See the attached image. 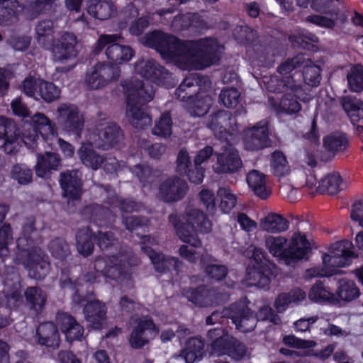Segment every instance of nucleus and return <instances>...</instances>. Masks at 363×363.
Here are the masks:
<instances>
[{
    "label": "nucleus",
    "instance_id": "1",
    "mask_svg": "<svg viewBox=\"0 0 363 363\" xmlns=\"http://www.w3.org/2000/svg\"><path fill=\"white\" fill-rule=\"evenodd\" d=\"M142 43L155 50L164 59L175 60L184 70H203L218 65L221 59V46L213 37L182 40L160 30L146 33Z\"/></svg>",
    "mask_w": 363,
    "mask_h": 363
},
{
    "label": "nucleus",
    "instance_id": "2",
    "mask_svg": "<svg viewBox=\"0 0 363 363\" xmlns=\"http://www.w3.org/2000/svg\"><path fill=\"white\" fill-rule=\"evenodd\" d=\"M11 107L13 114L25 120L23 131L11 119L0 117V149L7 155H15L19 151L21 143L34 150L37 147L39 135L44 142L53 138L56 133L55 124L43 113H37L30 116L28 107L21 98L12 101Z\"/></svg>",
    "mask_w": 363,
    "mask_h": 363
},
{
    "label": "nucleus",
    "instance_id": "3",
    "mask_svg": "<svg viewBox=\"0 0 363 363\" xmlns=\"http://www.w3.org/2000/svg\"><path fill=\"white\" fill-rule=\"evenodd\" d=\"M291 222L298 228L303 222V216L291 215ZM286 242L287 239L281 236L269 238L267 245L269 252L289 266L309 259L312 247L305 233L301 232L298 228L291 235L288 247H284Z\"/></svg>",
    "mask_w": 363,
    "mask_h": 363
},
{
    "label": "nucleus",
    "instance_id": "4",
    "mask_svg": "<svg viewBox=\"0 0 363 363\" xmlns=\"http://www.w3.org/2000/svg\"><path fill=\"white\" fill-rule=\"evenodd\" d=\"M122 86L126 96V114L131 125L135 128L145 129L151 125L152 118L143 107L154 98L152 86L142 80L131 79L124 81Z\"/></svg>",
    "mask_w": 363,
    "mask_h": 363
},
{
    "label": "nucleus",
    "instance_id": "5",
    "mask_svg": "<svg viewBox=\"0 0 363 363\" xmlns=\"http://www.w3.org/2000/svg\"><path fill=\"white\" fill-rule=\"evenodd\" d=\"M277 315L269 306H263L257 313L252 311L247 303L240 300L232 303L228 308V318L235 324L236 329L246 333L252 331L258 320H267L276 323Z\"/></svg>",
    "mask_w": 363,
    "mask_h": 363
},
{
    "label": "nucleus",
    "instance_id": "6",
    "mask_svg": "<svg viewBox=\"0 0 363 363\" xmlns=\"http://www.w3.org/2000/svg\"><path fill=\"white\" fill-rule=\"evenodd\" d=\"M277 265L267 257L266 253L255 247L246 268L247 285L269 290L272 279L277 275Z\"/></svg>",
    "mask_w": 363,
    "mask_h": 363
},
{
    "label": "nucleus",
    "instance_id": "7",
    "mask_svg": "<svg viewBox=\"0 0 363 363\" xmlns=\"http://www.w3.org/2000/svg\"><path fill=\"white\" fill-rule=\"evenodd\" d=\"M16 259L22 263L29 277L35 280L44 279L50 269L48 256L38 247L21 251Z\"/></svg>",
    "mask_w": 363,
    "mask_h": 363
},
{
    "label": "nucleus",
    "instance_id": "8",
    "mask_svg": "<svg viewBox=\"0 0 363 363\" xmlns=\"http://www.w3.org/2000/svg\"><path fill=\"white\" fill-rule=\"evenodd\" d=\"M141 250L150 259L155 272L166 275L170 281L178 280L182 267V262L178 258L157 252L147 245H143Z\"/></svg>",
    "mask_w": 363,
    "mask_h": 363
},
{
    "label": "nucleus",
    "instance_id": "9",
    "mask_svg": "<svg viewBox=\"0 0 363 363\" xmlns=\"http://www.w3.org/2000/svg\"><path fill=\"white\" fill-rule=\"evenodd\" d=\"M135 69L142 77L158 86L168 89L175 86L172 73L153 60L136 63Z\"/></svg>",
    "mask_w": 363,
    "mask_h": 363
},
{
    "label": "nucleus",
    "instance_id": "10",
    "mask_svg": "<svg viewBox=\"0 0 363 363\" xmlns=\"http://www.w3.org/2000/svg\"><path fill=\"white\" fill-rule=\"evenodd\" d=\"M242 139L245 150L258 151L270 147L269 123L262 120L242 131Z\"/></svg>",
    "mask_w": 363,
    "mask_h": 363
},
{
    "label": "nucleus",
    "instance_id": "11",
    "mask_svg": "<svg viewBox=\"0 0 363 363\" xmlns=\"http://www.w3.org/2000/svg\"><path fill=\"white\" fill-rule=\"evenodd\" d=\"M58 121L69 134L80 138L84 127V118L78 107L70 104H62L57 108Z\"/></svg>",
    "mask_w": 363,
    "mask_h": 363
},
{
    "label": "nucleus",
    "instance_id": "12",
    "mask_svg": "<svg viewBox=\"0 0 363 363\" xmlns=\"http://www.w3.org/2000/svg\"><path fill=\"white\" fill-rule=\"evenodd\" d=\"M211 84L208 77L199 73H191L186 77L175 90V96L183 104L200 94L201 86Z\"/></svg>",
    "mask_w": 363,
    "mask_h": 363
},
{
    "label": "nucleus",
    "instance_id": "13",
    "mask_svg": "<svg viewBox=\"0 0 363 363\" xmlns=\"http://www.w3.org/2000/svg\"><path fill=\"white\" fill-rule=\"evenodd\" d=\"M351 242L342 240L334 243L330 249V254H323V263L326 267H344L352 263L354 257V252L350 250Z\"/></svg>",
    "mask_w": 363,
    "mask_h": 363
},
{
    "label": "nucleus",
    "instance_id": "14",
    "mask_svg": "<svg viewBox=\"0 0 363 363\" xmlns=\"http://www.w3.org/2000/svg\"><path fill=\"white\" fill-rule=\"evenodd\" d=\"M189 189L187 182L177 177H169L159 186V196L165 203H171L183 199Z\"/></svg>",
    "mask_w": 363,
    "mask_h": 363
},
{
    "label": "nucleus",
    "instance_id": "15",
    "mask_svg": "<svg viewBox=\"0 0 363 363\" xmlns=\"http://www.w3.org/2000/svg\"><path fill=\"white\" fill-rule=\"evenodd\" d=\"M55 323L58 329L65 335L69 342L81 341L84 336V327L70 313L65 311H57Z\"/></svg>",
    "mask_w": 363,
    "mask_h": 363
},
{
    "label": "nucleus",
    "instance_id": "16",
    "mask_svg": "<svg viewBox=\"0 0 363 363\" xmlns=\"http://www.w3.org/2000/svg\"><path fill=\"white\" fill-rule=\"evenodd\" d=\"M236 118L233 114L225 110H218L210 116L208 127L220 139L227 138L230 131L235 130Z\"/></svg>",
    "mask_w": 363,
    "mask_h": 363
},
{
    "label": "nucleus",
    "instance_id": "17",
    "mask_svg": "<svg viewBox=\"0 0 363 363\" xmlns=\"http://www.w3.org/2000/svg\"><path fill=\"white\" fill-rule=\"evenodd\" d=\"M60 285L62 289H69L73 291L72 300L74 305L83 306L94 295V287L91 284H86L79 279L72 280L69 277L60 279Z\"/></svg>",
    "mask_w": 363,
    "mask_h": 363
},
{
    "label": "nucleus",
    "instance_id": "18",
    "mask_svg": "<svg viewBox=\"0 0 363 363\" xmlns=\"http://www.w3.org/2000/svg\"><path fill=\"white\" fill-rule=\"evenodd\" d=\"M9 270L3 281V292L7 303L13 301L14 308L23 302L21 278L16 269L12 267Z\"/></svg>",
    "mask_w": 363,
    "mask_h": 363
},
{
    "label": "nucleus",
    "instance_id": "19",
    "mask_svg": "<svg viewBox=\"0 0 363 363\" xmlns=\"http://www.w3.org/2000/svg\"><path fill=\"white\" fill-rule=\"evenodd\" d=\"M60 184L62 190V196L68 201H75L81 198L83 182L77 170L62 172Z\"/></svg>",
    "mask_w": 363,
    "mask_h": 363
},
{
    "label": "nucleus",
    "instance_id": "20",
    "mask_svg": "<svg viewBox=\"0 0 363 363\" xmlns=\"http://www.w3.org/2000/svg\"><path fill=\"white\" fill-rule=\"evenodd\" d=\"M242 167L239 152L234 147L225 148L221 153L217 154L216 172L218 174H233Z\"/></svg>",
    "mask_w": 363,
    "mask_h": 363
},
{
    "label": "nucleus",
    "instance_id": "21",
    "mask_svg": "<svg viewBox=\"0 0 363 363\" xmlns=\"http://www.w3.org/2000/svg\"><path fill=\"white\" fill-rule=\"evenodd\" d=\"M76 36L70 33H64L57 40L52 43L54 57L57 61L72 58L77 55Z\"/></svg>",
    "mask_w": 363,
    "mask_h": 363
},
{
    "label": "nucleus",
    "instance_id": "22",
    "mask_svg": "<svg viewBox=\"0 0 363 363\" xmlns=\"http://www.w3.org/2000/svg\"><path fill=\"white\" fill-rule=\"evenodd\" d=\"M84 305L83 313L90 326L96 330L101 329L106 318V304L101 301L95 300L87 301Z\"/></svg>",
    "mask_w": 363,
    "mask_h": 363
},
{
    "label": "nucleus",
    "instance_id": "23",
    "mask_svg": "<svg viewBox=\"0 0 363 363\" xmlns=\"http://www.w3.org/2000/svg\"><path fill=\"white\" fill-rule=\"evenodd\" d=\"M156 330H157V328L153 320L151 318L139 319L136 325L133 328L129 339L130 346L133 349L143 347L149 342L146 333Z\"/></svg>",
    "mask_w": 363,
    "mask_h": 363
},
{
    "label": "nucleus",
    "instance_id": "24",
    "mask_svg": "<svg viewBox=\"0 0 363 363\" xmlns=\"http://www.w3.org/2000/svg\"><path fill=\"white\" fill-rule=\"evenodd\" d=\"M186 221L189 229L198 235L208 233L212 228V223L208 216L197 208H191L186 211Z\"/></svg>",
    "mask_w": 363,
    "mask_h": 363
},
{
    "label": "nucleus",
    "instance_id": "25",
    "mask_svg": "<svg viewBox=\"0 0 363 363\" xmlns=\"http://www.w3.org/2000/svg\"><path fill=\"white\" fill-rule=\"evenodd\" d=\"M23 296L28 309L37 316L41 315L47 303L46 293L38 286H28Z\"/></svg>",
    "mask_w": 363,
    "mask_h": 363
},
{
    "label": "nucleus",
    "instance_id": "26",
    "mask_svg": "<svg viewBox=\"0 0 363 363\" xmlns=\"http://www.w3.org/2000/svg\"><path fill=\"white\" fill-rule=\"evenodd\" d=\"M38 342L40 345L48 347H58L60 337L57 324L45 322L39 325L36 330Z\"/></svg>",
    "mask_w": 363,
    "mask_h": 363
},
{
    "label": "nucleus",
    "instance_id": "27",
    "mask_svg": "<svg viewBox=\"0 0 363 363\" xmlns=\"http://www.w3.org/2000/svg\"><path fill=\"white\" fill-rule=\"evenodd\" d=\"M168 220L169 223L174 226L176 234L182 242L194 247H199L201 245V240L199 236L189 229L187 221L182 223L180 217L175 213H171L168 216Z\"/></svg>",
    "mask_w": 363,
    "mask_h": 363
},
{
    "label": "nucleus",
    "instance_id": "28",
    "mask_svg": "<svg viewBox=\"0 0 363 363\" xmlns=\"http://www.w3.org/2000/svg\"><path fill=\"white\" fill-rule=\"evenodd\" d=\"M181 28L194 33H201L209 28L208 23L201 13H186L179 17Z\"/></svg>",
    "mask_w": 363,
    "mask_h": 363
},
{
    "label": "nucleus",
    "instance_id": "29",
    "mask_svg": "<svg viewBox=\"0 0 363 363\" xmlns=\"http://www.w3.org/2000/svg\"><path fill=\"white\" fill-rule=\"evenodd\" d=\"M61 165V158L57 153L46 152L38 156L35 173L39 177H48L51 170H57Z\"/></svg>",
    "mask_w": 363,
    "mask_h": 363
},
{
    "label": "nucleus",
    "instance_id": "30",
    "mask_svg": "<svg viewBox=\"0 0 363 363\" xmlns=\"http://www.w3.org/2000/svg\"><path fill=\"white\" fill-rule=\"evenodd\" d=\"M121 135L120 126L116 123H110L99 133V141L96 146L103 150H108L118 143Z\"/></svg>",
    "mask_w": 363,
    "mask_h": 363
},
{
    "label": "nucleus",
    "instance_id": "31",
    "mask_svg": "<svg viewBox=\"0 0 363 363\" xmlns=\"http://www.w3.org/2000/svg\"><path fill=\"white\" fill-rule=\"evenodd\" d=\"M76 242L79 253L86 257L94 251L96 234L90 227L80 228L76 233Z\"/></svg>",
    "mask_w": 363,
    "mask_h": 363
},
{
    "label": "nucleus",
    "instance_id": "32",
    "mask_svg": "<svg viewBox=\"0 0 363 363\" xmlns=\"http://www.w3.org/2000/svg\"><path fill=\"white\" fill-rule=\"evenodd\" d=\"M134 54V50L130 46L121 45L118 40L111 43L106 49V55L109 62L117 66L123 62L130 61Z\"/></svg>",
    "mask_w": 363,
    "mask_h": 363
},
{
    "label": "nucleus",
    "instance_id": "33",
    "mask_svg": "<svg viewBox=\"0 0 363 363\" xmlns=\"http://www.w3.org/2000/svg\"><path fill=\"white\" fill-rule=\"evenodd\" d=\"M249 187L254 194L262 200L267 199L271 195V191L266 186V176L258 170L250 171L246 177Z\"/></svg>",
    "mask_w": 363,
    "mask_h": 363
},
{
    "label": "nucleus",
    "instance_id": "34",
    "mask_svg": "<svg viewBox=\"0 0 363 363\" xmlns=\"http://www.w3.org/2000/svg\"><path fill=\"white\" fill-rule=\"evenodd\" d=\"M116 11V6L111 0H90L87 5L89 14L101 21L111 18Z\"/></svg>",
    "mask_w": 363,
    "mask_h": 363
},
{
    "label": "nucleus",
    "instance_id": "35",
    "mask_svg": "<svg viewBox=\"0 0 363 363\" xmlns=\"http://www.w3.org/2000/svg\"><path fill=\"white\" fill-rule=\"evenodd\" d=\"M205 354L204 342L201 337H192L186 342L182 351V356L186 363H194L201 359Z\"/></svg>",
    "mask_w": 363,
    "mask_h": 363
},
{
    "label": "nucleus",
    "instance_id": "36",
    "mask_svg": "<svg viewBox=\"0 0 363 363\" xmlns=\"http://www.w3.org/2000/svg\"><path fill=\"white\" fill-rule=\"evenodd\" d=\"M301 72L306 84L311 87H317L321 80V67L315 65L311 59L304 55V62L301 64Z\"/></svg>",
    "mask_w": 363,
    "mask_h": 363
},
{
    "label": "nucleus",
    "instance_id": "37",
    "mask_svg": "<svg viewBox=\"0 0 363 363\" xmlns=\"http://www.w3.org/2000/svg\"><path fill=\"white\" fill-rule=\"evenodd\" d=\"M38 234L35 220L28 219L23 225L22 236L16 240L18 249L20 251H26L35 248V235H38Z\"/></svg>",
    "mask_w": 363,
    "mask_h": 363
},
{
    "label": "nucleus",
    "instance_id": "38",
    "mask_svg": "<svg viewBox=\"0 0 363 363\" xmlns=\"http://www.w3.org/2000/svg\"><path fill=\"white\" fill-rule=\"evenodd\" d=\"M343 180L337 172L328 174L318 181L317 191L320 194L336 195L344 189Z\"/></svg>",
    "mask_w": 363,
    "mask_h": 363
},
{
    "label": "nucleus",
    "instance_id": "39",
    "mask_svg": "<svg viewBox=\"0 0 363 363\" xmlns=\"http://www.w3.org/2000/svg\"><path fill=\"white\" fill-rule=\"evenodd\" d=\"M269 101L271 102L272 106L279 113H296L301 108L296 96L291 93L284 94L279 102L274 101L272 97H269Z\"/></svg>",
    "mask_w": 363,
    "mask_h": 363
},
{
    "label": "nucleus",
    "instance_id": "40",
    "mask_svg": "<svg viewBox=\"0 0 363 363\" xmlns=\"http://www.w3.org/2000/svg\"><path fill=\"white\" fill-rule=\"evenodd\" d=\"M211 105V97L207 94L202 96L201 94L194 99L183 104L190 115L194 117L205 116L208 112Z\"/></svg>",
    "mask_w": 363,
    "mask_h": 363
},
{
    "label": "nucleus",
    "instance_id": "41",
    "mask_svg": "<svg viewBox=\"0 0 363 363\" xmlns=\"http://www.w3.org/2000/svg\"><path fill=\"white\" fill-rule=\"evenodd\" d=\"M262 228L271 233H279L289 229V221L283 216L269 213L261 223Z\"/></svg>",
    "mask_w": 363,
    "mask_h": 363
},
{
    "label": "nucleus",
    "instance_id": "42",
    "mask_svg": "<svg viewBox=\"0 0 363 363\" xmlns=\"http://www.w3.org/2000/svg\"><path fill=\"white\" fill-rule=\"evenodd\" d=\"M38 43L43 47L50 46L54 40V23L51 20L39 21L35 26Z\"/></svg>",
    "mask_w": 363,
    "mask_h": 363
},
{
    "label": "nucleus",
    "instance_id": "43",
    "mask_svg": "<svg viewBox=\"0 0 363 363\" xmlns=\"http://www.w3.org/2000/svg\"><path fill=\"white\" fill-rule=\"evenodd\" d=\"M297 86L291 76H272L266 83V87L270 93H282L289 89L294 90Z\"/></svg>",
    "mask_w": 363,
    "mask_h": 363
},
{
    "label": "nucleus",
    "instance_id": "44",
    "mask_svg": "<svg viewBox=\"0 0 363 363\" xmlns=\"http://www.w3.org/2000/svg\"><path fill=\"white\" fill-rule=\"evenodd\" d=\"M17 0H0V26L11 25L17 18Z\"/></svg>",
    "mask_w": 363,
    "mask_h": 363
},
{
    "label": "nucleus",
    "instance_id": "45",
    "mask_svg": "<svg viewBox=\"0 0 363 363\" xmlns=\"http://www.w3.org/2000/svg\"><path fill=\"white\" fill-rule=\"evenodd\" d=\"M337 284L336 294L340 300L350 302L359 296V290L354 281L342 279Z\"/></svg>",
    "mask_w": 363,
    "mask_h": 363
},
{
    "label": "nucleus",
    "instance_id": "46",
    "mask_svg": "<svg viewBox=\"0 0 363 363\" xmlns=\"http://www.w3.org/2000/svg\"><path fill=\"white\" fill-rule=\"evenodd\" d=\"M61 90L53 82L40 79L36 100L42 99L50 103L56 101L60 96Z\"/></svg>",
    "mask_w": 363,
    "mask_h": 363
},
{
    "label": "nucleus",
    "instance_id": "47",
    "mask_svg": "<svg viewBox=\"0 0 363 363\" xmlns=\"http://www.w3.org/2000/svg\"><path fill=\"white\" fill-rule=\"evenodd\" d=\"M323 146L333 153L342 152L348 146V140L345 133L335 132L324 137Z\"/></svg>",
    "mask_w": 363,
    "mask_h": 363
},
{
    "label": "nucleus",
    "instance_id": "48",
    "mask_svg": "<svg viewBox=\"0 0 363 363\" xmlns=\"http://www.w3.org/2000/svg\"><path fill=\"white\" fill-rule=\"evenodd\" d=\"M79 157L86 167L96 170L101 167L104 159L93 149L82 145L78 150Z\"/></svg>",
    "mask_w": 363,
    "mask_h": 363
},
{
    "label": "nucleus",
    "instance_id": "49",
    "mask_svg": "<svg viewBox=\"0 0 363 363\" xmlns=\"http://www.w3.org/2000/svg\"><path fill=\"white\" fill-rule=\"evenodd\" d=\"M94 66L101 75L104 86L111 82L118 80L120 77L121 69L117 65L103 62H98Z\"/></svg>",
    "mask_w": 363,
    "mask_h": 363
},
{
    "label": "nucleus",
    "instance_id": "50",
    "mask_svg": "<svg viewBox=\"0 0 363 363\" xmlns=\"http://www.w3.org/2000/svg\"><path fill=\"white\" fill-rule=\"evenodd\" d=\"M217 197L220 201L218 207L223 213H230L237 203V196L229 188H219L217 191Z\"/></svg>",
    "mask_w": 363,
    "mask_h": 363
},
{
    "label": "nucleus",
    "instance_id": "51",
    "mask_svg": "<svg viewBox=\"0 0 363 363\" xmlns=\"http://www.w3.org/2000/svg\"><path fill=\"white\" fill-rule=\"evenodd\" d=\"M334 1H339V0H312L311 8L318 13L328 15L331 18H338L340 8L334 4Z\"/></svg>",
    "mask_w": 363,
    "mask_h": 363
},
{
    "label": "nucleus",
    "instance_id": "52",
    "mask_svg": "<svg viewBox=\"0 0 363 363\" xmlns=\"http://www.w3.org/2000/svg\"><path fill=\"white\" fill-rule=\"evenodd\" d=\"M303 297V294L300 289L291 293H281L275 299L274 307L278 313H282L286 310L291 303L298 301Z\"/></svg>",
    "mask_w": 363,
    "mask_h": 363
},
{
    "label": "nucleus",
    "instance_id": "53",
    "mask_svg": "<svg viewBox=\"0 0 363 363\" xmlns=\"http://www.w3.org/2000/svg\"><path fill=\"white\" fill-rule=\"evenodd\" d=\"M233 37L241 45H252L257 35V32L247 26H237L233 30Z\"/></svg>",
    "mask_w": 363,
    "mask_h": 363
},
{
    "label": "nucleus",
    "instance_id": "54",
    "mask_svg": "<svg viewBox=\"0 0 363 363\" xmlns=\"http://www.w3.org/2000/svg\"><path fill=\"white\" fill-rule=\"evenodd\" d=\"M272 172L275 177H284L289 170L286 156L281 151H274L271 156Z\"/></svg>",
    "mask_w": 363,
    "mask_h": 363
},
{
    "label": "nucleus",
    "instance_id": "55",
    "mask_svg": "<svg viewBox=\"0 0 363 363\" xmlns=\"http://www.w3.org/2000/svg\"><path fill=\"white\" fill-rule=\"evenodd\" d=\"M48 249L52 257L62 261L70 255L68 243L61 238L52 240L49 243Z\"/></svg>",
    "mask_w": 363,
    "mask_h": 363
},
{
    "label": "nucleus",
    "instance_id": "56",
    "mask_svg": "<svg viewBox=\"0 0 363 363\" xmlns=\"http://www.w3.org/2000/svg\"><path fill=\"white\" fill-rule=\"evenodd\" d=\"M304 62V54L300 53L292 58L287 59L282 62L278 67L277 72L281 77L291 76L293 71L301 70V64Z\"/></svg>",
    "mask_w": 363,
    "mask_h": 363
},
{
    "label": "nucleus",
    "instance_id": "57",
    "mask_svg": "<svg viewBox=\"0 0 363 363\" xmlns=\"http://www.w3.org/2000/svg\"><path fill=\"white\" fill-rule=\"evenodd\" d=\"M350 89L352 91L360 92L363 90V65H354L347 75Z\"/></svg>",
    "mask_w": 363,
    "mask_h": 363
},
{
    "label": "nucleus",
    "instance_id": "58",
    "mask_svg": "<svg viewBox=\"0 0 363 363\" xmlns=\"http://www.w3.org/2000/svg\"><path fill=\"white\" fill-rule=\"evenodd\" d=\"M308 297L312 301L323 303L330 301L333 294L326 289L322 281L318 280L311 288Z\"/></svg>",
    "mask_w": 363,
    "mask_h": 363
},
{
    "label": "nucleus",
    "instance_id": "59",
    "mask_svg": "<svg viewBox=\"0 0 363 363\" xmlns=\"http://www.w3.org/2000/svg\"><path fill=\"white\" fill-rule=\"evenodd\" d=\"M106 211H108V208H105L100 205L91 204L84 208L83 214L90 222L101 225L102 222L106 220L107 216L105 215Z\"/></svg>",
    "mask_w": 363,
    "mask_h": 363
},
{
    "label": "nucleus",
    "instance_id": "60",
    "mask_svg": "<svg viewBox=\"0 0 363 363\" xmlns=\"http://www.w3.org/2000/svg\"><path fill=\"white\" fill-rule=\"evenodd\" d=\"M240 97V93L235 87L223 88L218 97V102L227 108H234L238 103Z\"/></svg>",
    "mask_w": 363,
    "mask_h": 363
},
{
    "label": "nucleus",
    "instance_id": "61",
    "mask_svg": "<svg viewBox=\"0 0 363 363\" xmlns=\"http://www.w3.org/2000/svg\"><path fill=\"white\" fill-rule=\"evenodd\" d=\"M172 120L169 112L162 113L157 122H156L152 133L156 135L169 137L172 134Z\"/></svg>",
    "mask_w": 363,
    "mask_h": 363
},
{
    "label": "nucleus",
    "instance_id": "62",
    "mask_svg": "<svg viewBox=\"0 0 363 363\" xmlns=\"http://www.w3.org/2000/svg\"><path fill=\"white\" fill-rule=\"evenodd\" d=\"M342 104L344 110L351 117H357V121L363 119V101L356 98L345 97Z\"/></svg>",
    "mask_w": 363,
    "mask_h": 363
},
{
    "label": "nucleus",
    "instance_id": "63",
    "mask_svg": "<svg viewBox=\"0 0 363 363\" xmlns=\"http://www.w3.org/2000/svg\"><path fill=\"white\" fill-rule=\"evenodd\" d=\"M11 177L21 185L28 184L32 182V170L24 164H17L11 169Z\"/></svg>",
    "mask_w": 363,
    "mask_h": 363
},
{
    "label": "nucleus",
    "instance_id": "64",
    "mask_svg": "<svg viewBox=\"0 0 363 363\" xmlns=\"http://www.w3.org/2000/svg\"><path fill=\"white\" fill-rule=\"evenodd\" d=\"M55 0H26L27 10L33 17L50 11Z\"/></svg>",
    "mask_w": 363,
    "mask_h": 363
}]
</instances>
